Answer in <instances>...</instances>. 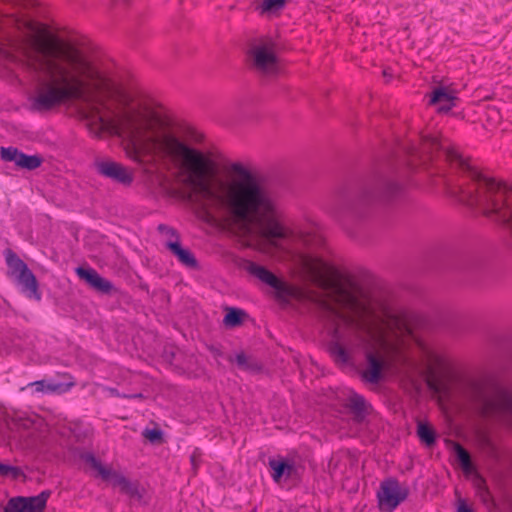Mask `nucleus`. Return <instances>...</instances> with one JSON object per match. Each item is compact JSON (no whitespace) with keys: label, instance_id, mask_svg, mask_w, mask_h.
I'll return each mask as SVG.
<instances>
[{"label":"nucleus","instance_id":"16","mask_svg":"<svg viewBox=\"0 0 512 512\" xmlns=\"http://www.w3.org/2000/svg\"><path fill=\"white\" fill-rule=\"evenodd\" d=\"M269 466L272 469L271 476L275 482H279L282 477H290L294 470V466L292 464L275 459L269 460Z\"/></svg>","mask_w":512,"mask_h":512},{"label":"nucleus","instance_id":"14","mask_svg":"<svg viewBox=\"0 0 512 512\" xmlns=\"http://www.w3.org/2000/svg\"><path fill=\"white\" fill-rule=\"evenodd\" d=\"M76 273L81 279L85 280L93 289L100 293L110 294L114 290L112 282L102 277L94 269L78 267Z\"/></svg>","mask_w":512,"mask_h":512},{"label":"nucleus","instance_id":"24","mask_svg":"<svg viewBox=\"0 0 512 512\" xmlns=\"http://www.w3.org/2000/svg\"><path fill=\"white\" fill-rule=\"evenodd\" d=\"M385 194L388 197H394L402 190V185L396 181L388 180L384 183Z\"/></svg>","mask_w":512,"mask_h":512},{"label":"nucleus","instance_id":"28","mask_svg":"<svg viewBox=\"0 0 512 512\" xmlns=\"http://www.w3.org/2000/svg\"><path fill=\"white\" fill-rule=\"evenodd\" d=\"M236 363L242 368H247L248 359L244 353H239L235 357Z\"/></svg>","mask_w":512,"mask_h":512},{"label":"nucleus","instance_id":"33","mask_svg":"<svg viewBox=\"0 0 512 512\" xmlns=\"http://www.w3.org/2000/svg\"><path fill=\"white\" fill-rule=\"evenodd\" d=\"M383 74H384L385 76H389V73H387L386 71H383Z\"/></svg>","mask_w":512,"mask_h":512},{"label":"nucleus","instance_id":"11","mask_svg":"<svg viewBox=\"0 0 512 512\" xmlns=\"http://www.w3.org/2000/svg\"><path fill=\"white\" fill-rule=\"evenodd\" d=\"M97 170L101 175L125 186L131 185L134 180L133 171L115 161L99 162L97 163Z\"/></svg>","mask_w":512,"mask_h":512},{"label":"nucleus","instance_id":"30","mask_svg":"<svg viewBox=\"0 0 512 512\" xmlns=\"http://www.w3.org/2000/svg\"><path fill=\"white\" fill-rule=\"evenodd\" d=\"M142 397H143V395L141 393L131 394V395L123 394V398H142Z\"/></svg>","mask_w":512,"mask_h":512},{"label":"nucleus","instance_id":"32","mask_svg":"<svg viewBox=\"0 0 512 512\" xmlns=\"http://www.w3.org/2000/svg\"><path fill=\"white\" fill-rule=\"evenodd\" d=\"M383 74H384L385 76H389V73H387L386 71H383Z\"/></svg>","mask_w":512,"mask_h":512},{"label":"nucleus","instance_id":"21","mask_svg":"<svg viewBox=\"0 0 512 512\" xmlns=\"http://www.w3.org/2000/svg\"><path fill=\"white\" fill-rule=\"evenodd\" d=\"M452 446L461 464L462 469L465 472L471 471L472 463L469 453L457 442H452Z\"/></svg>","mask_w":512,"mask_h":512},{"label":"nucleus","instance_id":"31","mask_svg":"<svg viewBox=\"0 0 512 512\" xmlns=\"http://www.w3.org/2000/svg\"><path fill=\"white\" fill-rule=\"evenodd\" d=\"M191 461L194 464V461H195V457L194 456H191Z\"/></svg>","mask_w":512,"mask_h":512},{"label":"nucleus","instance_id":"7","mask_svg":"<svg viewBox=\"0 0 512 512\" xmlns=\"http://www.w3.org/2000/svg\"><path fill=\"white\" fill-rule=\"evenodd\" d=\"M85 460L97 471L98 475L103 480L110 481L112 485L118 487L122 493L130 497H140L137 485L129 481L124 475L112 470L110 467L104 466L92 454H87Z\"/></svg>","mask_w":512,"mask_h":512},{"label":"nucleus","instance_id":"20","mask_svg":"<svg viewBox=\"0 0 512 512\" xmlns=\"http://www.w3.org/2000/svg\"><path fill=\"white\" fill-rule=\"evenodd\" d=\"M244 311L238 308H228L227 313L223 319V323L226 327H236L242 323V317Z\"/></svg>","mask_w":512,"mask_h":512},{"label":"nucleus","instance_id":"10","mask_svg":"<svg viewBox=\"0 0 512 512\" xmlns=\"http://www.w3.org/2000/svg\"><path fill=\"white\" fill-rule=\"evenodd\" d=\"M243 268L250 275L258 279L260 282L274 289L277 296L282 297L288 292V288L275 274L269 271L266 267L259 265L253 261H245Z\"/></svg>","mask_w":512,"mask_h":512},{"label":"nucleus","instance_id":"18","mask_svg":"<svg viewBox=\"0 0 512 512\" xmlns=\"http://www.w3.org/2000/svg\"><path fill=\"white\" fill-rule=\"evenodd\" d=\"M417 436L420 441L428 447L434 445L436 441L434 429L429 424L421 421L417 424Z\"/></svg>","mask_w":512,"mask_h":512},{"label":"nucleus","instance_id":"23","mask_svg":"<svg viewBox=\"0 0 512 512\" xmlns=\"http://www.w3.org/2000/svg\"><path fill=\"white\" fill-rule=\"evenodd\" d=\"M21 475V470L18 467L0 463V476H10L17 479Z\"/></svg>","mask_w":512,"mask_h":512},{"label":"nucleus","instance_id":"15","mask_svg":"<svg viewBox=\"0 0 512 512\" xmlns=\"http://www.w3.org/2000/svg\"><path fill=\"white\" fill-rule=\"evenodd\" d=\"M167 248L177 257V259L189 268L197 267V260L190 250L181 246L179 241H166Z\"/></svg>","mask_w":512,"mask_h":512},{"label":"nucleus","instance_id":"9","mask_svg":"<svg viewBox=\"0 0 512 512\" xmlns=\"http://www.w3.org/2000/svg\"><path fill=\"white\" fill-rule=\"evenodd\" d=\"M51 492L44 490L32 497H13L8 500L4 512H43Z\"/></svg>","mask_w":512,"mask_h":512},{"label":"nucleus","instance_id":"29","mask_svg":"<svg viewBox=\"0 0 512 512\" xmlns=\"http://www.w3.org/2000/svg\"><path fill=\"white\" fill-rule=\"evenodd\" d=\"M457 512H473L465 503L461 502L458 505Z\"/></svg>","mask_w":512,"mask_h":512},{"label":"nucleus","instance_id":"6","mask_svg":"<svg viewBox=\"0 0 512 512\" xmlns=\"http://www.w3.org/2000/svg\"><path fill=\"white\" fill-rule=\"evenodd\" d=\"M4 255L9 268V274L20 285L21 292L30 299L40 301L41 292L38 281L26 263L10 249H7Z\"/></svg>","mask_w":512,"mask_h":512},{"label":"nucleus","instance_id":"22","mask_svg":"<svg viewBox=\"0 0 512 512\" xmlns=\"http://www.w3.org/2000/svg\"><path fill=\"white\" fill-rule=\"evenodd\" d=\"M285 5V0H263L259 9L261 13L278 11Z\"/></svg>","mask_w":512,"mask_h":512},{"label":"nucleus","instance_id":"19","mask_svg":"<svg viewBox=\"0 0 512 512\" xmlns=\"http://www.w3.org/2000/svg\"><path fill=\"white\" fill-rule=\"evenodd\" d=\"M38 393H55L64 391L61 383H47L45 380L35 381L29 384Z\"/></svg>","mask_w":512,"mask_h":512},{"label":"nucleus","instance_id":"12","mask_svg":"<svg viewBox=\"0 0 512 512\" xmlns=\"http://www.w3.org/2000/svg\"><path fill=\"white\" fill-rule=\"evenodd\" d=\"M0 154L4 161L14 162L18 167L28 170H34L42 163L40 157L36 155H26L14 147H2Z\"/></svg>","mask_w":512,"mask_h":512},{"label":"nucleus","instance_id":"8","mask_svg":"<svg viewBox=\"0 0 512 512\" xmlns=\"http://www.w3.org/2000/svg\"><path fill=\"white\" fill-rule=\"evenodd\" d=\"M408 496V489L393 478L384 480L377 493L378 505L381 511L392 512Z\"/></svg>","mask_w":512,"mask_h":512},{"label":"nucleus","instance_id":"13","mask_svg":"<svg viewBox=\"0 0 512 512\" xmlns=\"http://www.w3.org/2000/svg\"><path fill=\"white\" fill-rule=\"evenodd\" d=\"M457 92L445 86L436 87L431 94L429 103L436 105L440 113H447L456 105Z\"/></svg>","mask_w":512,"mask_h":512},{"label":"nucleus","instance_id":"1","mask_svg":"<svg viewBox=\"0 0 512 512\" xmlns=\"http://www.w3.org/2000/svg\"><path fill=\"white\" fill-rule=\"evenodd\" d=\"M184 169L204 209L227 216L235 223L255 226L260 236L256 249L263 254H302L307 268L326 282L327 296L321 303V315L335 338L330 353L336 363L346 365L352 352L363 351L367 365L362 379L375 384L383 367L398 361L405 339L412 338L431 373L446 368L445 357L414 335L407 313L387 309L380 320L362 314L356 295L341 283L340 272L317 253L324 244L323 237L306 229H287L278 199L248 168H228L222 176H213L215 168Z\"/></svg>","mask_w":512,"mask_h":512},{"label":"nucleus","instance_id":"25","mask_svg":"<svg viewBox=\"0 0 512 512\" xmlns=\"http://www.w3.org/2000/svg\"><path fill=\"white\" fill-rule=\"evenodd\" d=\"M158 230L160 231V233H162L164 236L167 237V241L168 240L179 241V236H178L177 232L175 231V229H173L172 227H169L164 224H160L158 226Z\"/></svg>","mask_w":512,"mask_h":512},{"label":"nucleus","instance_id":"5","mask_svg":"<svg viewBox=\"0 0 512 512\" xmlns=\"http://www.w3.org/2000/svg\"><path fill=\"white\" fill-rule=\"evenodd\" d=\"M249 58L253 69L266 77L276 76L280 71L275 42L263 37L251 44Z\"/></svg>","mask_w":512,"mask_h":512},{"label":"nucleus","instance_id":"26","mask_svg":"<svg viewBox=\"0 0 512 512\" xmlns=\"http://www.w3.org/2000/svg\"><path fill=\"white\" fill-rule=\"evenodd\" d=\"M143 435L151 442H157L162 438V432L159 429H146Z\"/></svg>","mask_w":512,"mask_h":512},{"label":"nucleus","instance_id":"17","mask_svg":"<svg viewBox=\"0 0 512 512\" xmlns=\"http://www.w3.org/2000/svg\"><path fill=\"white\" fill-rule=\"evenodd\" d=\"M348 407L352 410V412L356 415L358 418H363L366 410H367V403L363 396L357 394V393H350L348 396Z\"/></svg>","mask_w":512,"mask_h":512},{"label":"nucleus","instance_id":"4","mask_svg":"<svg viewBox=\"0 0 512 512\" xmlns=\"http://www.w3.org/2000/svg\"><path fill=\"white\" fill-rule=\"evenodd\" d=\"M33 418L22 414L13 417H5L0 411V444H11L24 447L30 444L37 430Z\"/></svg>","mask_w":512,"mask_h":512},{"label":"nucleus","instance_id":"2","mask_svg":"<svg viewBox=\"0 0 512 512\" xmlns=\"http://www.w3.org/2000/svg\"><path fill=\"white\" fill-rule=\"evenodd\" d=\"M407 166L413 168L416 162L423 165L433 158L435 151H443L447 160L456 162L471 180L461 189L460 200L468 205L478 206L486 215L505 224L512 233V186L483 175L459 153L442 143L437 135H422L420 145L405 146Z\"/></svg>","mask_w":512,"mask_h":512},{"label":"nucleus","instance_id":"27","mask_svg":"<svg viewBox=\"0 0 512 512\" xmlns=\"http://www.w3.org/2000/svg\"><path fill=\"white\" fill-rule=\"evenodd\" d=\"M100 387V385H98ZM102 390L106 392L109 396L112 397H122L123 394L119 393V391L116 388L107 387V386H101Z\"/></svg>","mask_w":512,"mask_h":512},{"label":"nucleus","instance_id":"3","mask_svg":"<svg viewBox=\"0 0 512 512\" xmlns=\"http://www.w3.org/2000/svg\"><path fill=\"white\" fill-rule=\"evenodd\" d=\"M473 398L484 418L512 426V389L494 381L477 383Z\"/></svg>","mask_w":512,"mask_h":512}]
</instances>
